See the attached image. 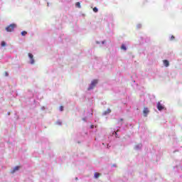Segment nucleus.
Here are the masks:
<instances>
[{
	"label": "nucleus",
	"mask_w": 182,
	"mask_h": 182,
	"mask_svg": "<svg viewBox=\"0 0 182 182\" xmlns=\"http://www.w3.org/2000/svg\"><path fill=\"white\" fill-rule=\"evenodd\" d=\"M15 28H16V24L12 23L6 28V32H14V29H15Z\"/></svg>",
	"instance_id": "nucleus-1"
},
{
	"label": "nucleus",
	"mask_w": 182,
	"mask_h": 182,
	"mask_svg": "<svg viewBox=\"0 0 182 182\" xmlns=\"http://www.w3.org/2000/svg\"><path fill=\"white\" fill-rule=\"evenodd\" d=\"M97 85V80H93L88 87V90H92V89H94L95 86Z\"/></svg>",
	"instance_id": "nucleus-2"
},
{
	"label": "nucleus",
	"mask_w": 182,
	"mask_h": 182,
	"mask_svg": "<svg viewBox=\"0 0 182 182\" xmlns=\"http://www.w3.org/2000/svg\"><path fill=\"white\" fill-rule=\"evenodd\" d=\"M143 113H144V116L145 117H147V115L149 114V113H150V111L149 110V108L144 107V110H143Z\"/></svg>",
	"instance_id": "nucleus-3"
},
{
	"label": "nucleus",
	"mask_w": 182,
	"mask_h": 182,
	"mask_svg": "<svg viewBox=\"0 0 182 182\" xmlns=\"http://www.w3.org/2000/svg\"><path fill=\"white\" fill-rule=\"evenodd\" d=\"M28 57L31 59V64L33 65V63H35V60L33 59V55H32V53H28Z\"/></svg>",
	"instance_id": "nucleus-4"
},
{
	"label": "nucleus",
	"mask_w": 182,
	"mask_h": 182,
	"mask_svg": "<svg viewBox=\"0 0 182 182\" xmlns=\"http://www.w3.org/2000/svg\"><path fill=\"white\" fill-rule=\"evenodd\" d=\"M157 109L159 111L164 110V107L161 105V103L158 102L157 103Z\"/></svg>",
	"instance_id": "nucleus-5"
},
{
	"label": "nucleus",
	"mask_w": 182,
	"mask_h": 182,
	"mask_svg": "<svg viewBox=\"0 0 182 182\" xmlns=\"http://www.w3.org/2000/svg\"><path fill=\"white\" fill-rule=\"evenodd\" d=\"M19 168H21V166H17L14 167V169L11 171V174H14V173H15L16 171H18Z\"/></svg>",
	"instance_id": "nucleus-6"
},
{
	"label": "nucleus",
	"mask_w": 182,
	"mask_h": 182,
	"mask_svg": "<svg viewBox=\"0 0 182 182\" xmlns=\"http://www.w3.org/2000/svg\"><path fill=\"white\" fill-rule=\"evenodd\" d=\"M163 63L166 68H168V66L170 65V63L167 60H164Z\"/></svg>",
	"instance_id": "nucleus-7"
},
{
	"label": "nucleus",
	"mask_w": 182,
	"mask_h": 182,
	"mask_svg": "<svg viewBox=\"0 0 182 182\" xmlns=\"http://www.w3.org/2000/svg\"><path fill=\"white\" fill-rule=\"evenodd\" d=\"M94 176H95V178H99V177H100V173L96 172L95 173Z\"/></svg>",
	"instance_id": "nucleus-8"
},
{
	"label": "nucleus",
	"mask_w": 182,
	"mask_h": 182,
	"mask_svg": "<svg viewBox=\"0 0 182 182\" xmlns=\"http://www.w3.org/2000/svg\"><path fill=\"white\" fill-rule=\"evenodd\" d=\"M109 113H112L111 109H107V111L105 112V114H109Z\"/></svg>",
	"instance_id": "nucleus-9"
},
{
	"label": "nucleus",
	"mask_w": 182,
	"mask_h": 182,
	"mask_svg": "<svg viewBox=\"0 0 182 182\" xmlns=\"http://www.w3.org/2000/svg\"><path fill=\"white\" fill-rule=\"evenodd\" d=\"M121 49H122L123 50H127V48H126V46H124V44H123L122 46H121Z\"/></svg>",
	"instance_id": "nucleus-10"
},
{
	"label": "nucleus",
	"mask_w": 182,
	"mask_h": 182,
	"mask_svg": "<svg viewBox=\"0 0 182 182\" xmlns=\"http://www.w3.org/2000/svg\"><path fill=\"white\" fill-rule=\"evenodd\" d=\"M75 6H77V8H80V2H77Z\"/></svg>",
	"instance_id": "nucleus-11"
},
{
	"label": "nucleus",
	"mask_w": 182,
	"mask_h": 182,
	"mask_svg": "<svg viewBox=\"0 0 182 182\" xmlns=\"http://www.w3.org/2000/svg\"><path fill=\"white\" fill-rule=\"evenodd\" d=\"M27 33H28V32H26V31H22L21 32L22 36H25Z\"/></svg>",
	"instance_id": "nucleus-12"
},
{
	"label": "nucleus",
	"mask_w": 182,
	"mask_h": 182,
	"mask_svg": "<svg viewBox=\"0 0 182 182\" xmlns=\"http://www.w3.org/2000/svg\"><path fill=\"white\" fill-rule=\"evenodd\" d=\"M1 46H6V43H5V41H2L1 42Z\"/></svg>",
	"instance_id": "nucleus-13"
},
{
	"label": "nucleus",
	"mask_w": 182,
	"mask_h": 182,
	"mask_svg": "<svg viewBox=\"0 0 182 182\" xmlns=\"http://www.w3.org/2000/svg\"><path fill=\"white\" fill-rule=\"evenodd\" d=\"M56 124H58V126H62V122L58 121L56 122Z\"/></svg>",
	"instance_id": "nucleus-14"
},
{
	"label": "nucleus",
	"mask_w": 182,
	"mask_h": 182,
	"mask_svg": "<svg viewBox=\"0 0 182 182\" xmlns=\"http://www.w3.org/2000/svg\"><path fill=\"white\" fill-rule=\"evenodd\" d=\"M93 11H94V12H97L99 10L96 7H95L93 9Z\"/></svg>",
	"instance_id": "nucleus-15"
},
{
	"label": "nucleus",
	"mask_w": 182,
	"mask_h": 182,
	"mask_svg": "<svg viewBox=\"0 0 182 182\" xmlns=\"http://www.w3.org/2000/svg\"><path fill=\"white\" fill-rule=\"evenodd\" d=\"M60 112H63V106L60 107Z\"/></svg>",
	"instance_id": "nucleus-16"
},
{
	"label": "nucleus",
	"mask_w": 182,
	"mask_h": 182,
	"mask_svg": "<svg viewBox=\"0 0 182 182\" xmlns=\"http://www.w3.org/2000/svg\"><path fill=\"white\" fill-rule=\"evenodd\" d=\"M170 40L171 41H174V36H171Z\"/></svg>",
	"instance_id": "nucleus-17"
},
{
	"label": "nucleus",
	"mask_w": 182,
	"mask_h": 182,
	"mask_svg": "<svg viewBox=\"0 0 182 182\" xmlns=\"http://www.w3.org/2000/svg\"><path fill=\"white\" fill-rule=\"evenodd\" d=\"M120 122H123V119H120Z\"/></svg>",
	"instance_id": "nucleus-18"
},
{
	"label": "nucleus",
	"mask_w": 182,
	"mask_h": 182,
	"mask_svg": "<svg viewBox=\"0 0 182 182\" xmlns=\"http://www.w3.org/2000/svg\"><path fill=\"white\" fill-rule=\"evenodd\" d=\"M6 76H8V73H6Z\"/></svg>",
	"instance_id": "nucleus-19"
},
{
	"label": "nucleus",
	"mask_w": 182,
	"mask_h": 182,
	"mask_svg": "<svg viewBox=\"0 0 182 182\" xmlns=\"http://www.w3.org/2000/svg\"><path fill=\"white\" fill-rule=\"evenodd\" d=\"M91 129H93V125L91 126Z\"/></svg>",
	"instance_id": "nucleus-20"
}]
</instances>
